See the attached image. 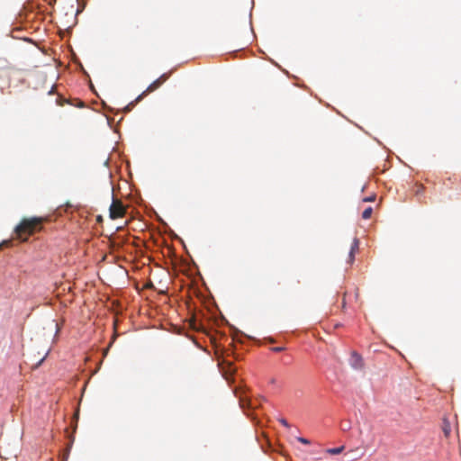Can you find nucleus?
<instances>
[{"instance_id":"nucleus-1","label":"nucleus","mask_w":461,"mask_h":461,"mask_svg":"<svg viewBox=\"0 0 461 461\" xmlns=\"http://www.w3.org/2000/svg\"><path fill=\"white\" fill-rule=\"evenodd\" d=\"M46 221H48V217L23 218L14 229L15 238L22 242L27 241L30 236L43 229V224Z\"/></svg>"},{"instance_id":"nucleus-2","label":"nucleus","mask_w":461,"mask_h":461,"mask_svg":"<svg viewBox=\"0 0 461 461\" xmlns=\"http://www.w3.org/2000/svg\"><path fill=\"white\" fill-rule=\"evenodd\" d=\"M170 77V73H164L161 75L158 79L153 81L145 91H143L136 99L135 102H140L143 99L144 96H146L149 93H151L155 90H157L158 87L162 86L163 83H165L168 77Z\"/></svg>"},{"instance_id":"nucleus-3","label":"nucleus","mask_w":461,"mask_h":461,"mask_svg":"<svg viewBox=\"0 0 461 461\" xmlns=\"http://www.w3.org/2000/svg\"><path fill=\"white\" fill-rule=\"evenodd\" d=\"M126 212V208L122 204V203L118 199H113V203L109 209L110 218L117 219L124 216Z\"/></svg>"},{"instance_id":"nucleus-4","label":"nucleus","mask_w":461,"mask_h":461,"mask_svg":"<svg viewBox=\"0 0 461 461\" xmlns=\"http://www.w3.org/2000/svg\"><path fill=\"white\" fill-rule=\"evenodd\" d=\"M344 449L345 446L326 448L321 451V456L319 457V461H328V456L339 455L344 451Z\"/></svg>"},{"instance_id":"nucleus-5","label":"nucleus","mask_w":461,"mask_h":461,"mask_svg":"<svg viewBox=\"0 0 461 461\" xmlns=\"http://www.w3.org/2000/svg\"><path fill=\"white\" fill-rule=\"evenodd\" d=\"M350 365L354 369H362L364 366L362 357L355 351L352 352L350 357Z\"/></svg>"},{"instance_id":"nucleus-6","label":"nucleus","mask_w":461,"mask_h":461,"mask_svg":"<svg viewBox=\"0 0 461 461\" xmlns=\"http://www.w3.org/2000/svg\"><path fill=\"white\" fill-rule=\"evenodd\" d=\"M359 249V240L355 238L351 243L350 249L348 252V263L351 265L355 260V255Z\"/></svg>"},{"instance_id":"nucleus-7","label":"nucleus","mask_w":461,"mask_h":461,"mask_svg":"<svg viewBox=\"0 0 461 461\" xmlns=\"http://www.w3.org/2000/svg\"><path fill=\"white\" fill-rule=\"evenodd\" d=\"M236 395L240 399V405L242 409L250 407V401L247 396L240 393L238 391H236Z\"/></svg>"},{"instance_id":"nucleus-8","label":"nucleus","mask_w":461,"mask_h":461,"mask_svg":"<svg viewBox=\"0 0 461 461\" xmlns=\"http://www.w3.org/2000/svg\"><path fill=\"white\" fill-rule=\"evenodd\" d=\"M372 213H373L372 207H367L362 212V218L365 219V220H367V219H369L372 216Z\"/></svg>"},{"instance_id":"nucleus-9","label":"nucleus","mask_w":461,"mask_h":461,"mask_svg":"<svg viewBox=\"0 0 461 461\" xmlns=\"http://www.w3.org/2000/svg\"><path fill=\"white\" fill-rule=\"evenodd\" d=\"M137 103H138V102H135V100H134V101H132V102H131L129 104H127V105L125 106V108H124V112H125V113L130 112V111L132 109V107H133Z\"/></svg>"},{"instance_id":"nucleus-10","label":"nucleus","mask_w":461,"mask_h":461,"mask_svg":"<svg viewBox=\"0 0 461 461\" xmlns=\"http://www.w3.org/2000/svg\"><path fill=\"white\" fill-rule=\"evenodd\" d=\"M450 425L448 423L445 424L443 427V431L446 437H447L450 434Z\"/></svg>"},{"instance_id":"nucleus-11","label":"nucleus","mask_w":461,"mask_h":461,"mask_svg":"<svg viewBox=\"0 0 461 461\" xmlns=\"http://www.w3.org/2000/svg\"><path fill=\"white\" fill-rule=\"evenodd\" d=\"M190 326L194 330H199V326L197 325V322H196V321L194 319H192L190 321Z\"/></svg>"},{"instance_id":"nucleus-12","label":"nucleus","mask_w":461,"mask_h":461,"mask_svg":"<svg viewBox=\"0 0 461 461\" xmlns=\"http://www.w3.org/2000/svg\"><path fill=\"white\" fill-rule=\"evenodd\" d=\"M285 348L283 347H276V348H272V351L274 352H281L283 351Z\"/></svg>"},{"instance_id":"nucleus-13","label":"nucleus","mask_w":461,"mask_h":461,"mask_svg":"<svg viewBox=\"0 0 461 461\" xmlns=\"http://www.w3.org/2000/svg\"><path fill=\"white\" fill-rule=\"evenodd\" d=\"M353 451H350V452H348L344 455V457L346 458L345 461H351L352 460V457L349 456V454H351Z\"/></svg>"},{"instance_id":"nucleus-14","label":"nucleus","mask_w":461,"mask_h":461,"mask_svg":"<svg viewBox=\"0 0 461 461\" xmlns=\"http://www.w3.org/2000/svg\"><path fill=\"white\" fill-rule=\"evenodd\" d=\"M279 421H280V423H281L282 425H284L285 427H289V424H288V422H287V420H285V419H280V420H279Z\"/></svg>"},{"instance_id":"nucleus-15","label":"nucleus","mask_w":461,"mask_h":461,"mask_svg":"<svg viewBox=\"0 0 461 461\" xmlns=\"http://www.w3.org/2000/svg\"><path fill=\"white\" fill-rule=\"evenodd\" d=\"M298 440L303 442V443H304V444L308 443V440L306 438H299Z\"/></svg>"},{"instance_id":"nucleus-16","label":"nucleus","mask_w":461,"mask_h":461,"mask_svg":"<svg viewBox=\"0 0 461 461\" xmlns=\"http://www.w3.org/2000/svg\"><path fill=\"white\" fill-rule=\"evenodd\" d=\"M365 202H372L374 201V197H368L364 199Z\"/></svg>"},{"instance_id":"nucleus-17","label":"nucleus","mask_w":461,"mask_h":461,"mask_svg":"<svg viewBox=\"0 0 461 461\" xmlns=\"http://www.w3.org/2000/svg\"><path fill=\"white\" fill-rule=\"evenodd\" d=\"M4 243L0 244V247L3 245Z\"/></svg>"}]
</instances>
